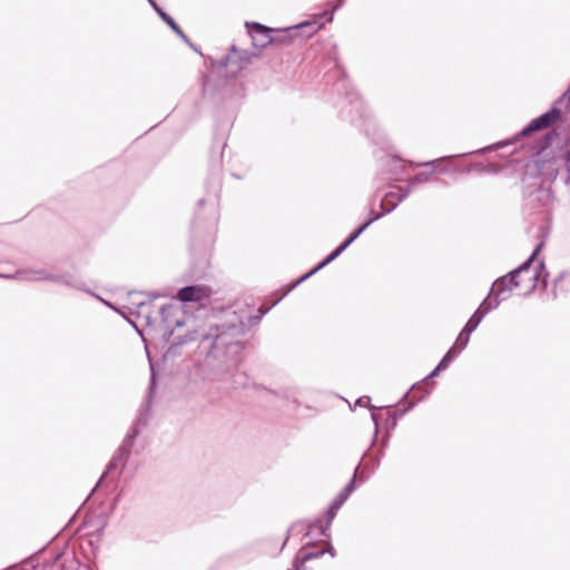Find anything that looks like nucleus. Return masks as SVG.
Segmentation results:
<instances>
[{
  "mask_svg": "<svg viewBox=\"0 0 570 570\" xmlns=\"http://www.w3.org/2000/svg\"><path fill=\"white\" fill-rule=\"evenodd\" d=\"M500 306V299L489 301L487 297L481 302L479 307L473 312L465 322V347L470 342L471 334L478 328L483 318L492 311Z\"/></svg>",
  "mask_w": 570,
  "mask_h": 570,
  "instance_id": "4",
  "label": "nucleus"
},
{
  "mask_svg": "<svg viewBox=\"0 0 570 570\" xmlns=\"http://www.w3.org/2000/svg\"><path fill=\"white\" fill-rule=\"evenodd\" d=\"M249 33L257 47H266L272 42V29L261 23H252Z\"/></svg>",
  "mask_w": 570,
  "mask_h": 570,
  "instance_id": "9",
  "label": "nucleus"
},
{
  "mask_svg": "<svg viewBox=\"0 0 570 570\" xmlns=\"http://www.w3.org/2000/svg\"><path fill=\"white\" fill-rule=\"evenodd\" d=\"M502 276L505 281L513 284V287L517 288L520 285L521 273L518 271L517 267L512 268L511 271H509L508 273H505Z\"/></svg>",
  "mask_w": 570,
  "mask_h": 570,
  "instance_id": "12",
  "label": "nucleus"
},
{
  "mask_svg": "<svg viewBox=\"0 0 570 570\" xmlns=\"http://www.w3.org/2000/svg\"><path fill=\"white\" fill-rule=\"evenodd\" d=\"M161 18L164 19V21L167 22L168 26L171 27V29L178 33L179 36L181 37H185L183 31L180 30V28L175 23V21L166 13H161Z\"/></svg>",
  "mask_w": 570,
  "mask_h": 570,
  "instance_id": "14",
  "label": "nucleus"
},
{
  "mask_svg": "<svg viewBox=\"0 0 570 570\" xmlns=\"http://www.w3.org/2000/svg\"><path fill=\"white\" fill-rule=\"evenodd\" d=\"M563 112L570 114V82L544 112L532 118L511 137L465 151V175L470 173L479 175H497L501 173L503 163L508 159L502 154H499V150L518 142L519 139L531 132L548 128L553 124L562 122L566 125L568 119L563 116Z\"/></svg>",
  "mask_w": 570,
  "mask_h": 570,
  "instance_id": "2",
  "label": "nucleus"
},
{
  "mask_svg": "<svg viewBox=\"0 0 570 570\" xmlns=\"http://www.w3.org/2000/svg\"><path fill=\"white\" fill-rule=\"evenodd\" d=\"M549 277H550V273L547 268L544 258L541 257L538 261L537 265L534 266V272L530 278V281L532 282V285L530 286V288L527 292H524L523 296L528 297L529 295H531L537 286H542L543 288H547L548 283H549Z\"/></svg>",
  "mask_w": 570,
  "mask_h": 570,
  "instance_id": "7",
  "label": "nucleus"
},
{
  "mask_svg": "<svg viewBox=\"0 0 570 570\" xmlns=\"http://www.w3.org/2000/svg\"><path fill=\"white\" fill-rule=\"evenodd\" d=\"M513 284L509 283L503 278V276H499L491 285L490 292L487 295V298L491 302L500 299V304L507 301L511 292L514 289Z\"/></svg>",
  "mask_w": 570,
  "mask_h": 570,
  "instance_id": "6",
  "label": "nucleus"
},
{
  "mask_svg": "<svg viewBox=\"0 0 570 570\" xmlns=\"http://www.w3.org/2000/svg\"><path fill=\"white\" fill-rule=\"evenodd\" d=\"M462 337H463V330L459 333L455 344L448 351V353L444 355V357L441 360L439 365L432 371V373L425 379L426 384L429 383V380L438 375L440 371L445 370L450 363L456 358L461 351H462Z\"/></svg>",
  "mask_w": 570,
  "mask_h": 570,
  "instance_id": "8",
  "label": "nucleus"
},
{
  "mask_svg": "<svg viewBox=\"0 0 570 570\" xmlns=\"http://www.w3.org/2000/svg\"><path fill=\"white\" fill-rule=\"evenodd\" d=\"M379 218V215L368 219L366 223H364L362 226H360L354 233H352L345 242H343L336 249H334L323 262H321L316 267H314L311 272L302 276L296 283L292 285L291 288L295 287L298 283L307 279L311 275L326 266L328 263L334 261L341 253H343L365 229L366 227Z\"/></svg>",
  "mask_w": 570,
  "mask_h": 570,
  "instance_id": "3",
  "label": "nucleus"
},
{
  "mask_svg": "<svg viewBox=\"0 0 570 570\" xmlns=\"http://www.w3.org/2000/svg\"><path fill=\"white\" fill-rule=\"evenodd\" d=\"M354 490V478L348 482V484L343 489V491L334 499L328 511V520L331 521L345 500L350 497V494Z\"/></svg>",
  "mask_w": 570,
  "mask_h": 570,
  "instance_id": "11",
  "label": "nucleus"
},
{
  "mask_svg": "<svg viewBox=\"0 0 570 570\" xmlns=\"http://www.w3.org/2000/svg\"><path fill=\"white\" fill-rule=\"evenodd\" d=\"M534 262L535 258L533 257V255H529L521 264L517 266V268L521 274L529 272L532 268L534 269Z\"/></svg>",
  "mask_w": 570,
  "mask_h": 570,
  "instance_id": "13",
  "label": "nucleus"
},
{
  "mask_svg": "<svg viewBox=\"0 0 570 570\" xmlns=\"http://www.w3.org/2000/svg\"><path fill=\"white\" fill-rule=\"evenodd\" d=\"M212 294V288L206 285H193L180 288L177 298L183 303H197L205 306L209 303Z\"/></svg>",
  "mask_w": 570,
  "mask_h": 570,
  "instance_id": "5",
  "label": "nucleus"
},
{
  "mask_svg": "<svg viewBox=\"0 0 570 570\" xmlns=\"http://www.w3.org/2000/svg\"><path fill=\"white\" fill-rule=\"evenodd\" d=\"M326 552L325 549H318V550H312L304 548L299 551V553L296 556L292 569L289 570H301L302 566L313 559H317L322 557Z\"/></svg>",
  "mask_w": 570,
  "mask_h": 570,
  "instance_id": "10",
  "label": "nucleus"
},
{
  "mask_svg": "<svg viewBox=\"0 0 570 570\" xmlns=\"http://www.w3.org/2000/svg\"><path fill=\"white\" fill-rule=\"evenodd\" d=\"M553 128L533 144H522L520 156L509 158L524 184L523 212L528 220V234H533L537 244L530 255L539 256L552 228V210L556 193L551 187L529 185L527 179H539L541 184H553L561 171V180L570 186V129Z\"/></svg>",
  "mask_w": 570,
  "mask_h": 570,
  "instance_id": "1",
  "label": "nucleus"
},
{
  "mask_svg": "<svg viewBox=\"0 0 570 570\" xmlns=\"http://www.w3.org/2000/svg\"><path fill=\"white\" fill-rule=\"evenodd\" d=\"M428 178L426 177H423V174H420L415 177V180L421 183V181H425Z\"/></svg>",
  "mask_w": 570,
  "mask_h": 570,
  "instance_id": "16",
  "label": "nucleus"
},
{
  "mask_svg": "<svg viewBox=\"0 0 570 570\" xmlns=\"http://www.w3.org/2000/svg\"><path fill=\"white\" fill-rule=\"evenodd\" d=\"M568 274L567 271H561L553 279V289H552V294H553V297L557 298V288L559 286V284L564 279L566 275Z\"/></svg>",
  "mask_w": 570,
  "mask_h": 570,
  "instance_id": "15",
  "label": "nucleus"
}]
</instances>
